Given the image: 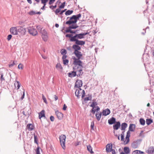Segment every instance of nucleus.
Instances as JSON below:
<instances>
[{
    "label": "nucleus",
    "instance_id": "nucleus-1",
    "mask_svg": "<svg viewBox=\"0 0 154 154\" xmlns=\"http://www.w3.org/2000/svg\"><path fill=\"white\" fill-rule=\"evenodd\" d=\"M75 66L73 68V69L75 71L77 74L78 76H80L82 75L83 74V66L82 65V63H74Z\"/></svg>",
    "mask_w": 154,
    "mask_h": 154
},
{
    "label": "nucleus",
    "instance_id": "nucleus-2",
    "mask_svg": "<svg viewBox=\"0 0 154 154\" xmlns=\"http://www.w3.org/2000/svg\"><path fill=\"white\" fill-rule=\"evenodd\" d=\"M74 54L77 58L74 57H72V59L74 60L73 63H79V64L82 63L81 61L79 60L82 56V53L79 51H74Z\"/></svg>",
    "mask_w": 154,
    "mask_h": 154
},
{
    "label": "nucleus",
    "instance_id": "nucleus-3",
    "mask_svg": "<svg viewBox=\"0 0 154 154\" xmlns=\"http://www.w3.org/2000/svg\"><path fill=\"white\" fill-rule=\"evenodd\" d=\"M81 16V15L80 14H79L76 15H73L70 18L69 20L66 22V23L69 25L75 24L76 23L77 20H79Z\"/></svg>",
    "mask_w": 154,
    "mask_h": 154
},
{
    "label": "nucleus",
    "instance_id": "nucleus-4",
    "mask_svg": "<svg viewBox=\"0 0 154 154\" xmlns=\"http://www.w3.org/2000/svg\"><path fill=\"white\" fill-rule=\"evenodd\" d=\"M66 136L62 134L60 135L59 137L60 143L62 148L65 149L66 148L65 141Z\"/></svg>",
    "mask_w": 154,
    "mask_h": 154
},
{
    "label": "nucleus",
    "instance_id": "nucleus-5",
    "mask_svg": "<svg viewBox=\"0 0 154 154\" xmlns=\"http://www.w3.org/2000/svg\"><path fill=\"white\" fill-rule=\"evenodd\" d=\"M75 94L78 97L82 95V97L83 98L85 96V91L83 90H82L80 88H78L75 91Z\"/></svg>",
    "mask_w": 154,
    "mask_h": 154
},
{
    "label": "nucleus",
    "instance_id": "nucleus-6",
    "mask_svg": "<svg viewBox=\"0 0 154 154\" xmlns=\"http://www.w3.org/2000/svg\"><path fill=\"white\" fill-rule=\"evenodd\" d=\"M89 33L88 32H85L83 33H80L78 34H76L74 36H73L72 38H71V39H81L84 38V36L89 34Z\"/></svg>",
    "mask_w": 154,
    "mask_h": 154
},
{
    "label": "nucleus",
    "instance_id": "nucleus-7",
    "mask_svg": "<svg viewBox=\"0 0 154 154\" xmlns=\"http://www.w3.org/2000/svg\"><path fill=\"white\" fill-rule=\"evenodd\" d=\"M28 31L30 34L33 36H36L38 34L37 30L32 27H29Z\"/></svg>",
    "mask_w": 154,
    "mask_h": 154
},
{
    "label": "nucleus",
    "instance_id": "nucleus-8",
    "mask_svg": "<svg viewBox=\"0 0 154 154\" xmlns=\"http://www.w3.org/2000/svg\"><path fill=\"white\" fill-rule=\"evenodd\" d=\"M42 34L41 36L43 40L45 42L47 41L48 39V36L46 31L44 29L42 32Z\"/></svg>",
    "mask_w": 154,
    "mask_h": 154
},
{
    "label": "nucleus",
    "instance_id": "nucleus-9",
    "mask_svg": "<svg viewBox=\"0 0 154 154\" xmlns=\"http://www.w3.org/2000/svg\"><path fill=\"white\" fill-rule=\"evenodd\" d=\"M71 41L75 42V44L77 45H83L85 43V42L79 40L77 39H71Z\"/></svg>",
    "mask_w": 154,
    "mask_h": 154
},
{
    "label": "nucleus",
    "instance_id": "nucleus-10",
    "mask_svg": "<svg viewBox=\"0 0 154 154\" xmlns=\"http://www.w3.org/2000/svg\"><path fill=\"white\" fill-rule=\"evenodd\" d=\"M130 136V132L129 131H128L127 132V134L126 137L125 139V140L124 139L123 143L125 145L128 144L129 141V137Z\"/></svg>",
    "mask_w": 154,
    "mask_h": 154
},
{
    "label": "nucleus",
    "instance_id": "nucleus-11",
    "mask_svg": "<svg viewBox=\"0 0 154 154\" xmlns=\"http://www.w3.org/2000/svg\"><path fill=\"white\" fill-rule=\"evenodd\" d=\"M78 27L77 24L72 25L69 26L68 28L65 31L64 33H68L70 32L71 29H75Z\"/></svg>",
    "mask_w": 154,
    "mask_h": 154
},
{
    "label": "nucleus",
    "instance_id": "nucleus-12",
    "mask_svg": "<svg viewBox=\"0 0 154 154\" xmlns=\"http://www.w3.org/2000/svg\"><path fill=\"white\" fill-rule=\"evenodd\" d=\"M10 32L13 35H16L18 34V30L17 27H11L10 29Z\"/></svg>",
    "mask_w": 154,
    "mask_h": 154
},
{
    "label": "nucleus",
    "instance_id": "nucleus-13",
    "mask_svg": "<svg viewBox=\"0 0 154 154\" xmlns=\"http://www.w3.org/2000/svg\"><path fill=\"white\" fill-rule=\"evenodd\" d=\"M82 82L80 80H77L75 83V87L78 88H80L82 85Z\"/></svg>",
    "mask_w": 154,
    "mask_h": 154
},
{
    "label": "nucleus",
    "instance_id": "nucleus-14",
    "mask_svg": "<svg viewBox=\"0 0 154 154\" xmlns=\"http://www.w3.org/2000/svg\"><path fill=\"white\" fill-rule=\"evenodd\" d=\"M18 31L20 32L22 35H24L26 32V28H23V27L20 26L19 27L18 29Z\"/></svg>",
    "mask_w": 154,
    "mask_h": 154
},
{
    "label": "nucleus",
    "instance_id": "nucleus-15",
    "mask_svg": "<svg viewBox=\"0 0 154 154\" xmlns=\"http://www.w3.org/2000/svg\"><path fill=\"white\" fill-rule=\"evenodd\" d=\"M112 145L111 144H107L106 146V151L107 152H110L112 149Z\"/></svg>",
    "mask_w": 154,
    "mask_h": 154
},
{
    "label": "nucleus",
    "instance_id": "nucleus-16",
    "mask_svg": "<svg viewBox=\"0 0 154 154\" xmlns=\"http://www.w3.org/2000/svg\"><path fill=\"white\" fill-rule=\"evenodd\" d=\"M147 152L149 154L154 153V147L151 146L147 149Z\"/></svg>",
    "mask_w": 154,
    "mask_h": 154
},
{
    "label": "nucleus",
    "instance_id": "nucleus-17",
    "mask_svg": "<svg viewBox=\"0 0 154 154\" xmlns=\"http://www.w3.org/2000/svg\"><path fill=\"white\" fill-rule=\"evenodd\" d=\"M110 112V110L108 109L103 110L102 112L103 115L105 116L108 115Z\"/></svg>",
    "mask_w": 154,
    "mask_h": 154
},
{
    "label": "nucleus",
    "instance_id": "nucleus-18",
    "mask_svg": "<svg viewBox=\"0 0 154 154\" xmlns=\"http://www.w3.org/2000/svg\"><path fill=\"white\" fill-rule=\"evenodd\" d=\"M135 128V125L131 124L130 125L129 127V130L131 131H133Z\"/></svg>",
    "mask_w": 154,
    "mask_h": 154
},
{
    "label": "nucleus",
    "instance_id": "nucleus-19",
    "mask_svg": "<svg viewBox=\"0 0 154 154\" xmlns=\"http://www.w3.org/2000/svg\"><path fill=\"white\" fill-rule=\"evenodd\" d=\"M56 114L59 119H61L63 117V114L57 111L56 112Z\"/></svg>",
    "mask_w": 154,
    "mask_h": 154
},
{
    "label": "nucleus",
    "instance_id": "nucleus-20",
    "mask_svg": "<svg viewBox=\"0 0 154 154\" xmlns=\"http://www.w3.org/2000/svg\"><path fill=\"white\" fill-rule=\"evenodd\" d=\"M72 48L74 50V51H78L81 50V47L78 45H73Z\"/></svg>",
    "mask_w": 154,
    "mask_h": 154
},
{
    "label": "nucleus",
    "instance_id": "nucleus-21",
    "mask_svg": "<svg viewBox=\"0 0 154 154\" xmlns=\"http://www.w3.org/2000/svg\"><path fill=\"white\" fill-rule=\"evenodd\" d=\"M27 128L29 131H32L34 128V126L31 124H28L26 126Z\"/></svg>",
    "mask_w": 154,
    "mask_h": 154
},
{
    "label": "nucleus",
    "instance_id": "nucleus-22",
    "mask_svg": "<svg viewBox=\"0 0 154 154\" xmlns=\"http://www.w3.org/2000/svg\"><path fill=\"white\" fill-rule=\"evenodd\" d=\"M120 123L119 122H117L116 123L115 125H113V128L114 130H118L119 127H120Z\"/></svg>",
    "mask_w": 154,
    "mask_h": 154
},
{
    "label": "nucleus",
    "instance_id": "nucleus-23",
    "mask_svg": "<svg viewBox=\"0 0 154 154\" xmlns=\"http://www.w3.org/2000/svg\"><path fill=\"white\" fill-rule=\"evenodd\" d=\"M45 111L42 110L39 113V119H41L42 117H45Z\"/></svg>",
    "mask_w": 154,
    "mask_h": 154
},
{
    "label": "nucleus",
    "instance_id": "nucleus-24",
    "mask_svg": "<svg viewBox=\"0 0 154 154\" xmlns=\"http://www.w3.org/2000/svg\"><path fill=\"white\" fill-rule=\"evenodd\" d=\"M14 85L16 88H17V89H18L20 87V84L19 82L16 81L14 83Z\"/></svg>",
    "mask_w": 154,
    "mask_h": 154
},
{
    "label": "nucleus",
    "instance_id": "nucleus-25",
    "mask_svg": "<svg viewBox=\"0 0 154 154\" xmlns=\"http://www.w3.org/2000/svg\"><path fill=\"white\" fill-rule=\"evenodd\" d=\"M96 116L97 120L99 121L101 116V112H97L96 114Z\"/></svg>",
    "mask_w": 154,
    "mask_h": 154
},
{
    "label": "nucleus",
    "instance_id": "nucleus-26",
    "mask_svg": "<svg viewBox=\"0 0 154 154\" xmlns=\"http://www.w3.org/2000/svg\"><path fill=\"white\" fill-rule=\"evenodd\" d=\"M41 14V13L40 12H36L35 11H30L28 12V14L30 15H35L36 14Z\"/></svg>",
    "mask_w": 154,
    "mask_h": 154
},
{
    "label": "nucleus",
    "instance_id": "nucleus-27",
    "mask_svg": "<svg viewBox=\"0 0 154 154\" xmlns=\"http://www.w3.org/2000/svg\"><path fill=\"white\" fill-rule=\"evenodd\" d=\"M116 122L115 119L112 117L108 120V123L109 124H112Z\"/></svg>",
    "mask_w": 154,
    "mask_h": 154
},
{
    "label": "nucleus",
    "instance_id": "nucleus-28",
    "mask_svg": "<svg viewBox=\"0 0 154 154\" xmlns=\"http://www.w3.org/2000/svg\"><path fill=\"white\" fill-rule=\"evenodd\" d=\"M124 153L126 154H128L130 153V150L129 148L127 147H125L124 148Z\"/></svg>",
    "mask_w": 154,
    "mask_h": 154
},
{
    "label": "nucleus",
    "instance_id": "nucleus-29",
    "mask_svg": "<svg viewBox=\"0 0 154 154\" xmlns=\"http://www.w3.org/2000/svg\"><path fill=\"white\" fill-rule=\"evenodd\" d=\"M56 67L57 70L60 71H62V70L63 68L60 63H57L56 65Z\"/></svg>",
    "mask_w": 154,
    "mask_h": 154
},
{
    "label": "nucleus",
    "instance_id": "nucleus-30",
    "mask_svg": "<svg viewBox=\"0 0 154 154\" xmlns=\"http://www.w3.org/2000/svg\"><path fill=\"white\" fill-rule=\"evenodd\" d=\"M87 149L88 151H89L91 153H93L94 152L92 151V148L91 146L90 145H89L87 146Z\"/></svg>",
    "mask_w": 154,
    "mask_h": 154
},
{
    "label": "nucleus",
    "instance_id": "nucleus-31",
    "mask_svg": "<svg viewBox=\"0 0 154 154\" xmlns=\"http://www.w3.org/2000/svg\"><path fill=\"white\" fill-rule=\"evenodd\" d=\"M127 127V124L126 123H122L121 125V130H124L125 128Z\"/></svg>",
    "mask_w": 154,
    "mask_h": 154
},
{
    "label": "nucleus",
    "instance_id": "nucleus-32",
    "mask_svg": "<svg viewBox=\"0 0 154 154\" xmlns=\"http://www.w3.org/2000/svg\"><path fill=\"white\" fill-rule=\"evenodd\" d=\"M76 73L74 70V71L72 72L71 73H69V76L72 77L75 76L77 75Z\"/></svg>",
    "mask_w": 154,
    "mask_h": 154
},
{
    "label": "nucleus",
    "instance_id": "nucleus-33",
    "mask_svg": "<svg viewBox=\"0 0 154 154\" xmlns=\"http://www.w3.org/2000/svg\"><path fill=\"white\" fill-rule=\"evenodd\" d=\"M146 124L148 125H149L153 122V121L150 119H147L146 120Z\"/></svg>",
    "mask_w": 154,
    "mask_h": 154
},
{
    "label": "nucleus",
    "instance_id": "nucleus-34",
    "mask_svg": "<svg viewBox=\"0 0 154 154\" xmlns=\"http://www.w3.org/2000/svg\"><path fill=\"white\" fill-rule=\"evenodd\" d=\"M140 122L141 125H144L145 124V120L142 118H141L140 119Z\"/></svg>",
    "mask_w": 154,
    "mask_h": 154
},
{
    "label": "nucleus",
    "instance_id": "nucleus-35",
    "mask_svg": "<svg viewBox=\"0 0 154 154\" xmlns=\"http://www.w3.org/2000/svg\"><path fill=\"white\" fill-rule=\"evenodd\" d=\"M73 12L72 10H68L65 12V14L66 15L71 14Z\"/></svg>",
    "mask_w": 154,
    "mask_h": 154
},
{
    "label": "nucleus",
    "instance_id": "nucleus-36",
    "mask_svg": "<svg viewBox=\"0 0 154 154\" xmlns=\"http://www.w3.org/2000/svg\"><path fill=\"white\" fill-rule=\"evenodd\" d=\"M5 78L4 77L3 74L2 73L1 74V76L0 77V80L2 82L3 81H5Z\"/></svg>",
    "mask_w": 154,
    "mask_h": 154
},
{
    "label": "nucleus",
    "instance_id": "nucleus-37",
    "mask_svg": "<svg viewBox=\"0 0 154 154\" xmlns=\"http://www.w3.org/2000/svg\"><path fill=\"white\" fill-rule=\"evenodd\" d=\"M92 96L91 95H88V97H86L84 98V100L85 101H88L89 100H90L91 99Z\"/></svg>",
    "mask_w": 154,
    "mask_h": 154
},
{
    "label": "nucleus",
    "instance_id": "nucleus-38",
    "mask_svg": "<svg viewBox=\"0 0 154 154\" xmlns=\"http://www.w3.org/2000/svg\"><path fill=\"white\" fill-rule=\"evenodd\" d=\"M60 53L62 55L66 54V51L65 49H62L60 51Z\"/></svg>",
    "mask_w": 154,
    "mask_h": 154
},
{
    "label": "nucleus",
    "instance_id": "nucleus-39",
    "mask_svg": "<svg viewBox=\"0 0 154 154\" xmlns=\"http://www.w3.org/2000/svg\"><path fill=\"white\" fill-rule=\"evenodd\" d=\"M49 0H41V3L43 4L44 5H46V3H47Z\"/></svg>",
    "mask_w": 154,
    "mask_h": 154
},
{
    "label": "nucleus",
    "instance_id": "nucleus-40",
    "mask_svg": "<svg viewBox=\"0 0 154 154\" xmlns=\"http://www.w3.org/2000/svg\"><path fill=\"white\" fill-rule=\"evenodd\" d=\"M18 68L19 69H21L22 70L23 69V65L22 64H21V63H20L18 65Z\"/></svg>",
    "mask_w": 154,
    "mask_h": 154
},
{
    "label": "nucleus",
    "instance_id": "nucleus-41",
    "mask_svg": "<svg viewBox=\"0 0 154 154\" xmlns=\"http://www.w3.org/2000/svg\"><path fill=\"white\" fill-rule=\"evenodd\" d=\"M73 35L71 34H67L66 35V37H69L70 38V40L71 41V39L73 37L72 36Z\"/></svg>",
    "mask_w": 154,
    "mask_h": 154
},
{
    "label": "nucleus",
    "instance_id": "nucleus-42",
    "mask_svg": "<svg viewBox=\"0 0 154 154\" xmlns=\"http://www.w3.org/2000/svg\"><path fill=\"white\" fill-rule=\"evenodd\" d=\"M65 4V2H64L62 4L60 5L59 7L60 8H64Z\"/></svg>",
    "mask_w": 154,
    "mask_h": 154
},
{
    "label": "nucleus",
    "instance_id": "nucleus-43",
    "mask_svg": "<svg viewBox=\"0 0 154 154\" xmlns=\"http://www.w3.org/2000/svg\"><path fill=\"white\" fill-rule=\"evenodd\" d=\"M42 98L44 102L46 103H47V100H46V99L45 97V96L43 94H42Z\"/></svg>",
    "mask_w": 154,
    "mask_h": 154
},
{
    "label": "nucleus",
    "instance_id": "nucleus-44",
    "mask_svg": "<svg viewBox=\"0 0 154 154\" xmlns=\"http://www.w3.org/2000/svg\"><path fill=\"white\" fill-rule=\"evenodd\" d=\"M63 63L65 65H67L69 61L68 60L66 59L63 60Z\"/></svg>",
    "mask_w": 154,
    "mask_h": 154
},
{
    "label": "nucleus",
    "instance_id": "nucleus-45",
    "mask_svg": "<svg viewBox=\"0 0 154 154\" xmlns=\"http://www.w3.org/2000/svg\"><path fill=\"white\" fill-rule=\"evenodd\" d=\"M34 142L35 143H36V144L38 143L37 142V136H36L35 134H34Z\"/></svg>",
    "mask_w": 154,
    "mask_h": 154
},
{
    "label": "nucleus",
    "instance_id": "nucleus-46",
    "mask_svg": "<svg viewBox=\"0 0 154 154\" xmlns=\"http://www.w3.org/2000/svg\"><path fill=\"white\" fill-rule=\"evenodd\" d=\"M97 104L96 102H93L91 105V106L92 107H96L95 106Z\"/></svg>",
    "mask_w": 154,
    "mask_h": 154
},
{
    "label": "nucleus",
    "instance_id": "nucleus-47",
    "mask_svg": "<svg viewBox=\"0 0 154 154\" xmlns=\"http://www.w3.org/2000/svg\"><path fill=\"white\" fill-rule=\"evenodd\" d=\"M94 122H92L91 123V129L92 130H94Z\"/></svg>",
    "mask_w": 154,
    "mask_h": 154
},
{
    "label": "nucleus",
    "instance_id": "nucleus-48",
    "mask_svg": "<svg viewBox=\"0 0 154 154\" xmlns=\"http://www.w3.org/2000/svg\"><path fill=\"white\" fill-rule=\"evenodd\" d=\"M96 111V107H93L91 112L93 114H94Z\"/></svg>",
    "mask_w": 154,
    "mask_h": 154
},
{
    "label": "nucleus",
    "instance_id": "nucleus-49",
    "mask_svg": "<svg viewBox=\"0 0 154 154\" xmlns=\"http://www.w3.org/2000/svg\"><path fill=\"white\" fill-rule=\"evenodd\" d=\"M15 64L14 63V61H13L12 63H10L8 65L9 67H12Z\"/></svg>",
    "mask_w": 154,
    "mask_h": 154
},
{
    "label": "nucleus",
    "instance_id": "nucleus-50",
    "mask_svg": "<svg viewBox=\"0 0 154 154\" xmlns=\"http://www.w3.org/2000/svg\"><path fill=\"white\" fill-rule=\"evenodd\" d=\"M60 9L58 8L55 11V13L56 14H57L60 12Z\"/></svg>",
    "mask_w": 154,
    "mask_h": 154
},
{
    "label": "nucleus",
    "instance_id": "nucleus-51",
    "mask_svg": "<svg viewBox=\"0 0 154 154\" xmlns=\"http://www.w3.org/2000/svg\"><path fill=\"white\" fill-rule=\"evenodd\" d=\"M121 140L123 141L124 139V134H121Z\"/></svg>",
    "mask_w": 154,
    "mask_h": 154
},
{
    "label": "nucleus",
    "instance_id": "nucleus-52",
    "mask_svg": "<svg viewBox=\"0 0 154 154\" xmlns=\"http://www.w3.org/2000/svg\"><path fill=\"white\" fill-rule=\"evenodd\" d=\"M12 37V35H9L8 36L7 39L8 41H9Z\"/></svg>",
    "mask_w": 154,
    "mask_h": 154
},
{
    "label": "nucleus",
    "instance_id": "nucleus-53",
    "mask_svg": "<svg viewBox=\"0 0 154 154\" xmlns=\"http://www.w3.org/2000/svg\"><path fill=\"white\" fill-rule=\"evenodd\" d=\"M55 0H50L49 4V5L52 4L55 1Z\"/></svg>",
    "mask_w": 154,
    "mask_h": 154
},
{
    "label": "nucleus",
    "instance_id": "nucleus-54",
    "mask_svg": "<svg viewBox=\"0 0 154 154\" xmlns=\"http://www.w3.org/2000/svg\"><path fill=\"white\" fill-rule=\"evenodd\" d=\"M36 154H40V153L39 148L38 147L36 150Z\"/></svg>",
    "mask_w": 154,
    "mask_h": 154
},
{
    "label": "nucleus",
    "instance_id": "nucleus-55",
    "mask_svg": "<svg viewBox=\"0 0 154 154\" xmlns=\"http://www.w3.org/2000/svg\"><path fill=\"white\" fill-rule=\"evenodd\" d=\"M138 150H136L133 152L132 154H138Z\"/></svg>",
    "mask_w": 154,
    "mask_h": 154
},
{
    "label": "nucleus",
    "instance_id": "nucleus-56",
    "mask_svg": "<svg viewBox=\"0 0 154 154\" xmlns=\"http://www.w3.org/2000/svg\"><path fill=\"white\" fill-rule=\"evenodd\" d=\"M67 57L66 56L65 54L63 55L62 57V59L63 60H66V58Z\"/></svg>",
    "mask_w": 154,
    "mask_h": 154
},
{
    "label": "nucleus",
    "instance_id": "nucleus-57",
    "mask_svg": "<svg viewBox=\"0 0 154 154\" xmlns=\"http://www.w3.org/2000/svg\"><path fill=\"white\" fill-rule=\"evenodd\" d=\"M66 108H67L66 106V105L65 104H64V105H63V110H66Z\"/></svg>",
    "mask_w": 154,
    "mask_h": 154
},
{
    "label": "nucleus",
    "instance_id": "nucleus-58",
    "mask_svg": "<svg viewBox=\"0 0 154 154\" xmlns=\"http://www.w3.org/2000/svg\"><path fill=\"white\" fill-rule=\"evenodd\" d=\"M57 7V5H55V6L51 5L50 6V8L52 9H53L54 8H56Z\"/></svg>",
    "mask_w": 154,
    "mask_h": 154
},
{
    "label": "nucleus",
    "instance_id": "nucleus-59",
    "mask_svg": "<svg viewBox=\"0 0 154 154\" xmlns=\"http://www.w3.org/2000/svg\"><path fill=\"white\" fill-rule=\"evenodd\" d=\"M131 146L132 148H136L137 147V146L135 145V143H133L131 145Z\"/></svg>",
    "mask_w": 154,
    "mask_h": 154
},
{
    "label": "nucleus",
    "instance_id": "nucleus-60",
    "mask_svg": "<svg viewBox=\"0 0 154 154\" xmlns=\"http://www.w3.org/2000/svg\"><path fill=\"white\" fill-rule=\"evenodd\" d=\"M50 119L51 121H53L54 120V118L53 116H51L50 117Z\"/></svg>",
    "mask_w": 154,
    "mask_h": 154
},
{
    "label": "nucleus",
    "instance_id": "nucleus-61",
    "mask_svg": "<svg viewBox=\"0 0 154 154\" xmlns=\"http://www.w3.org/2000/svg\"><path fill=\"white\" fill-rule=\"evenodd\" d=\"M80 143V142L79 141H77V142H76L75 143V145L76 146L78 145Z\"/></svg>",
    "mask_w": 154,
    "mask_h": 154
},
{
    "label": "nucleus",
    "instance_id": "nucleus-62",
    "mask_svg": "<svg viewBox=\"0 0 154 154\" xmlns=\"http://www.w3.org/2000/svg\"><path fill=\"white\" fill-rule=\"evenodd\" d=\"M24 96H25V94H24V91L23 92V94L21 98V100H23V99L24 98Z\"/></svg>",
    "mask_w": 154,
    "mask_h": 154
},
{
    "label": "nucleus",
    "instance_id": "nucleus-63",
    "mask_svg": "<svg viewBox=\"0 0 154 154\" xmlns=\"http://www.w3.org/2000/svg\"><path fill=\"white\" fill-rule=\"evenodd\" d=\"M100 108L98 106H97L96 107V110L97 111V112L98 111L100 110Z\"/></svg>",
    "mask_w": 154,
    "mask_h": 154
},
{
    "label": "nucleus",
    "instance_id": "nucleus-64",
    "mask_svg": "<svg viewBox=\"0 0 154 154\" xmlns=\"http://www.w3.org/2000/svg\"><path fill=\"white\" fill-rule=\"evenodd\" d=\"M111 151L112 152V154H115V152L114 149H112Z\"/></svg>",
    "mask_w": 154,
    "mask_h": 154
}]
</instances>
